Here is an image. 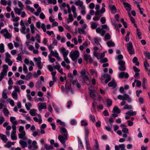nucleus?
I'll return each instance as SVG.
<instances>
[{
    "instance_id": "obj_15",
    "label": "nucleus",
    "mask_w": 150,
    "mask_h": 150,
    "mask_svg": "<svg viewBox=\"0 0 150 150\" xmlns=\"http://www.w3.org/2000/svg\"><path fill=\"white\" fill-rule=\"evenodd\" d=\"M109 8L111 11V13L113 14H115L117 12V9L114 5H109Z\"/></svg>"
},
{
    "instance_id": "obj_27",
    "label": "nucleus",
    "mask_w": 150,
    "mask_h": 150,
    "mask_svg": "<svg viewBox=\"0 0 150 150\" xmlns=\"http://www.w3.org/2000/svg\"><path fill=\"white\" fill-rule=\"evenodd\" d=\"M126 114L130 116H133L136 114V112L135 111L133 112L132 110H130L127 112Z\"/></svg>"
},
{
    "instance_id": "obj_32",
    "label": "nucleus",
    "mask_w": 150,
    "mask_h": 150,
    "mask_svg": "<svg viewBox=\"0 0 150 150\" xmlns=\"http://www.w3.org/2000/svg\"><path fill=\"white\" fill-rule=\"evenodd\" d=\"M44 147L47 150H52L53 149V147L52 145L48 146L47 144H45Z\"/></svg>"
},
{
    "instance_id": "obj_33",
    "label": "nucleus",
    "mask_w": 150,
    "mask_h": 150,
    "mask_svg": "<svg viewBox=\"0 0 150 150\" xmlns=\"http://www.w3.org/2000/svg\"><path fill=\"white\" fill-rule=\"evenodd\" d=\"M86 146L87 150H91V149L90 146V144L89 143V141L87 140L86 138Z\"/></svg>"
},
{
    "instance_id": "obj_64",
    "label": "nucleus",
    "mask_w": 150,
    "mask_h": 150,
    "mask_svg": "<svg viewBox=\"0 0 150 150\" xmlns=\"http://www.w3.org/2000/svg\"><path fill=\"white\" fill-rule=\"evenodd\" d=\"M144 54L146 58L148 59H150V53L148 52H145Z\"/></svg>"
},
{
    "instance_id": "obj_31",
    "label": "nucleus",
    "mask_w": 150,
    "mask_h": 150,
    "mask_svg": "<svg viewBox=\"0 0 150 150\" xmlns=\"http://www.w3.org/2000/svg\"><path fill=\"white\" fill-rule=\"evenodd\" d=\"M12 96L13 98L17 100L18 98V95L17 93L15 91H13L12 94Z\"/></svg>"
},
{
    "instance_id": "obj_37",
    "label": "nucleus",
    "mask_w": 150,
    "mask_h": 150,
    "mask_svg": "<svg viewBox=\"0 0 150 150\" xmlns=\"http://www.w3.org/2000/svg\"><path fill=\"white\" fill-rule=\"evenodd\" d=\"M83 57L85 60L86 61H88V60L91 57L89 54H86L83 55Z\"/></svg>"
},
{
    "instance_id": "obj_24",
    "label": "nucleus",
    "mask_w": 150,
    "mask_h": 150,
    "mask_svg": "<svg viewBox=\"0 0 150 150\" xmlns=\"http://www.w3.org/2000/svg\"><path fill=\"white\" fill-rule=\"evenodd\" d=\"M74 20L72 15V14H70L68 15V18L67 19V23H69V22H71Z\"/></svg>"
},
{
    "instance_id": "obj_28",
    "label": "nucleus",
    "mask_w": 150,
    "mask_h": 150,
    "mask_svg": "<svg viewBox=\"0 0 150 150\" xmlns=\"http://www.w3.org/2000/svg\"><path fill=\"white\" fill-rule=\"evenodd\" d=\"M94 42L95 44H96L97 45H99L101 46V45L99 42H100L101 41V39L100 38H95L94 39Z\"/></svg>"
},
{
    "instance_id": "obj_41",
    "label": "nucleus",
    "mask_w": 150,
    "mask_h": 150,
    "mask_svg": "<svg viewBox=\"0 0 150 150\" xmlns=\"http://www.w3.org/2000/svg\"><path fill=\"white\" fill-rule=\"evenodd\" d=\"M8 32V30L6 29H2L0 31L1 33L4 36H5Z\"/></svg>"
},
{
    "instance_id": "obj_60",
    "label": "nucleus",
    "mask_w": 150,
    "mask_h": 150,
    "mask_svg": "<svg viewBox=\"0 0 150 150\" xmlns=\"http://www.w3.org/2000/svg\"><path fill=\"white\" fill-rule=\"evenodd\" d=\"M57 123H59V124L63 126H65V124L64 122L62 121L59 119H57Z\"/></svg>"
},
{
    "instance_id": "obj_14",
    "label": "nucleus",
    "mask_w": 150,
    "mask_h": 150,
    "mask_svg": "<svg viewBox=\"0 0 150 150\" xmlns=\"http://www.w3.org/2000/svg\"><path fill=\"white\" fill-rule=\"evenodd\" d=\"M103 76L104 78L105 79V83H107L111 79V77L110 75L108 74H104Z\"/></svg>"
},
{
    "instance_id": "obj_25",
    "label": "nucleus",
    "mask_w": 150,
    "mask_h": 150,
    "mask_svg": "<svg viewBox=\"0 0 150 150\" xmlns=\"http://www.w3.org/2000/svg\"><path fill=\"white\" fill-rule=\"evenodd\" d=\"M58 54L57 51H55V52L52 51L50 52V53L48 56H50V57H55Z\"/></svg>"
},
{
    "instance_id": "obj_34",
    "label": "nucleus",
    "mask_w": 150,
    "mask_h": 150,
    "mask_svg": "<svg viewBox=\"0 0 150 150\" xmlns=\"http://www.w3.org/2000/svg\"><path fill=\"white\" fill-rule=\"evenodd\" d=\"M132 62L133 63L135 64L137 66H138L139 65V62L138 61V59L137 57H134L133 59Z\"/></svg>"
},
{
    "instance_id": "obj_4",
    "label": "nucleus",
    "mask_w": 150,
    "mask_h": 150,
    "mask_svg": "<svg viewBox=\"0 0 150 150\" xmlns=\"http://www.w3.org/2000/svg\"><path fill=\"white\" fill-rule=\"evenodd\" d=\"M68 136L60 135L58 137V139L60 142L63 144L65 143L66 141L68 139Z\"/></svg>"
},
{
    "instance_id": "obj_11",
    "label": "nucleus",
    "mask_w": 150,
    "mask_h": 150,
    "mask_svg": "<svg viewBox=\"0 0 150 150\" xmlns=\"http://www.w3.org/2000/svg\"><path fill=\"white\" fill-rule=\"evenodd\" d=\"M123 4L125 8L126 9V10L128 11H130L132 9L131 6L127 2H123Z\"/></svg>"
},
{
    "instance_id": "obj_44",
    "label": "nucleus",
    "mask_w": 150,
    "mask_h": 150,
    "mask_svg": "<svg viewBox=\"0 0 150 150\" xmlns=\"http://www.w3.org/2000/svg\"><path fill=\"white\" fill-rule=\"evenodd\" d=\"M3 110L4 115L6 116H8L9 112L8 109L6 108H4Z\"/></svg>"
},
{
    "instance_id": "obj_48",
    "label": "nucleus",
    "mask_w": 150,
    "mask_h": 150,
    "mask_svg": "<svg viewBox=\"0 0 150 150\" xmlns=\"http://www.w3.org/2000/svg\"><path fill=\"white\" fill-rule=\"evenodd\" d=\"M89 117L90 120L92 121L94 123L96 121V119L95 116L92 115H90Z\"/></svg>"
},
{
    "instance_id": "obj_29",
    "label": "nucleus",
    "mask_w": 150,
    "mask_h": 150,
    "mask_svg": "<svg viewBox=\"0 0 150 150\" xmlns=\"http://www.w3.org/2000/svg\"><path fill=\"white\" fill-rule=\"evenodd\" d=\"M107 44L108 47H114L115 46V43L112 41H110L107 42Z\"/></svg>"
},
{
    "instance_id": "obj_43",
    "label": "nucleus",
    "mask_w": 150,
    "mask_h": 150,
    "mask_svg": "<svg viewBox=\"0 0 150 150\" xmlns=\"http://www.w3.org/2000/svg\"><path fill=\"white\" fill-rule=\"evenodd\" d=\"M21 132L20 133L18 134L19 138L20 139L23 138V137H24L25 135V131L22 132Z\"/></svg>"
},
{
    "instance_id": "obj_20",
    "label": "nucleus",
    "mask_w": 150,
    "mask_h": 150,
    "mask_svg": "<svg viewBox=\"0 0 150 150\" xmlns=\"http://www.w3.org/2000/svg\"><path fill=\"white\" fill-rule=\"evenodd\" d=\"M14 10L16 13L18 15H20L21 14L22 11L23 9L20 8H19L18 7H15L14 8Z\"/></svg>"
},
{
    "instance_id": "obj_13",
    "label": "nucleus",
    "mask_w": 150,
    "mask_h": 150,
    "mask_svg": "<svg viewBox=\"0 0 150 150\" xmlns=\"http://www.w3.org/2000/svg\"><path fill=\"white\" fill-rule=\"evenodd\" d=\"M38 110L39 111L43 109H46V103H39L38 104Z\"/></svg>"
},
{
    "instance_id": "obj_51",
    "label": "nucleus",
    "mask_w": 150,
    "mask_h": 150,
    "mask_svg": "<svg viewBox=\"0 0 150 150\" xmlns=\"http://www.w3.org/2000/svg\"><path fill=\"white\" fill-rule=\"evenodd\" d=\"M32 76V74L31 73H29L28 75L26 76L25 79L26 80L28 81L29 80L31 77Z\"/></svg>"
},
{
    "instance_id": "obj_49",
    "label": "nucleus",
    "mask_w": 150,
    "mask_h": 150,
    "mask_svg": "<svg viewBox=\"0 0 150 150\" xmlns=\"http://www.w3.org/2000/svg\"><path fill=\"white\" fill-rule=\"evenodd\" d=\"M4 52V45L3 44L1 43L0 44V52L2 53Z\"/></svg>"
},
{
    "instance_id": "obj_54",
    "label": "nucleus",
    "mask_w": 150,
    "mask_h": 150,
    "mask_svg": "<svg viewBox=\"0 0 150 150\" xmlns=\"http://www.w3.org/2000/svg\"><path fill=\"white\" fill-rule=\"evenodd\" d=\"M105 40H110V39L111 36L108 33H106L105 36Z\"/></svg>"
},
{
    "instance_id": "obj_10",
    "label": "nucleus",
    "mask_w": 150,
    "mask_h": 150,
    "mask_svg": "<svg viewBox=\"0 0 150 150\" xmlns=\"http://www.w3.org/2000/svg\"><path fill=\"white\" fill-rule=\"evenodd\" d=\"M96 31L97 33L100 34L102 36H103L106 33L105 30L99 28H96Z\"/></svg>"
},
{
    "instance_id": "obj_23",
    "label": "nucleus",
    "mask_w": 150,
    "mask_h": 150,
    "mask_svg": "<svg viewBox=\"0 0 150 150\" xmlns=\"http://www.w3.org/2000/svg\"><path fill=\"white\" fill-rule=\"evenodd\" d=\"M10 121L12 123L13 125H17V121L16 120V118L14 117H10Z\"/></svg>"
},
{
    "instance_id": "obj_50",
    "label": "nucleus",
    "mask_w": 150,
    "mask_h": 150,
    "mask_svg": "<svg viewBox=\"0 0 150 150\" xmlns=\"http://www.w3.org/2000/svg\"><path fill=\"white\" fill-rule=\"evenodd\" d=\"M26 30V27L25 26H23L21 27V28L20 29V31L21 33L25 34L26 33L25 30Z\"/></svg>"
},
{
    "instance_id": "obj_12",
    "label": "nucleus",
    "mask_w": 150,
    "mask_h": 150,
    "mask_svg": "<svg viewBox=\"0 0 150 150\" xmlns=\"http://www.w3.org/2000/svg\"><path fill=\"white\" fill-rule=\"evenodd\" d=\"M123 96V101L127 100L129 103L131 102V99L127 94H125Z\"/></svg>"
},
{
    "instance_id": "obj_46",
    "label": "nucleus",
    "mask_w": 150,
    "mask_h": 150,
    "mask_svg": "<svg viewBox=\"0 0 150 150\" xmlns=\"http://www.w3.org/2000/svg\"><path fill=\"white\" fill-rule=\"evenodd\" d=\"M31 32L32 34H34L35 33L34 26L33 24H32L30 26Z\"/></svg>"
},
{
    "instance_id": "obj_1",
    "label": "nucleus",
    "mask_w": 150,
    "mask_h": 150,
    "mask_svg": "<svg viewBox=\"0 0 150 150\" xmlns=\"http://www.w3.org/2000/svg\"><path fill=\"white\" fill-rule=\"evenodd\" d=\"M79 55V52L78 51H71L70 53L69 57L72 61H76Z\"/></svg>"
},
{
    "instance_id": "obj_58",
    "label": "nucleus",
    "mask_w": 150,
    "mask_h": 150,
    "mask_svg": "<svg viewBox=\"0 0 150 150\" xmlns=\"http://www.w3.org/2000/svg\"><path fill=\"white\" fill-rule=\"evenodd\" d=\"M18 6L20 8L22 9H23L24 6L22 3L20 1H18Z\"/></svg>"
},
{
    "instance_id": "obj_21",
    "label": "nucleus",
    "mask_w": 150,
    "mask_h": 150,
    "mask_svg": "<svg viewBox=\"0 0 150 150\" xmlns=\"http://www.w3.org/2000/svg\"><path fill=\"white\" fill-rule=\"evenodd\" d=\"M0 137L4 143H6V142L8 140V139L6 135L0 134Z\"/></svg>"
},
{
    "instance_id": "obj_2",
    "label": "nucleus",
    "mask_w": 150,
    "mask_h": 150,
    "mask_svg": "<svg viewBox=\"0 0 150 150\" xmlns=\"http://www.w3.org/2000/svg\"><path fill=\"white\" fill-rule=\"evenodd\" d=\"M90 93V97L94 100H100L101 98L100 96L93 90H91Z\"/></svg>"
},
{
    "instance_id": "obj_18",
    "label": "nucleus",
    "mask_w": 150,
    "mask_h": 150,
    "mask_svg": "<svg viewBox=\"0 0 150 150\" xmlns=\"http://www.w3.org/2000/svg\"><path fill=\"white\" fill-rule=\"evenodd\" d=\"M5 61L6 63H8V61L11 60L10 58L11 57L10 54L8 52L5 53Z\"/></svg>"
},
{
    "instance_id": "obj_59",
    "label": "nucleus",
    "mask_w": 150,
    "mask_h": 150,
    "mask_svg": "<svg viewBox=\"0 0 150 150\" xmlns=\"http://www.w3.org/2000/svg\"><path fill=\"white\" fill-rule=\"evenodd\" d=\"M105 129L108 132H111L112 131V127H110L109 125H108V126H105Z\"/></svg>"
},
{
    "instance_id": "obj_52",
    "label": "nucleus",
    "mask_w": 150,
    "mask_h": 150,
    "mask_svg": "<svg viewBox=\"0 0 150 150\" xmlns=\"http://www.w3.org/2000/svg\"><path fill=\"white\" fill-rule=\"evenodd\" d=\"M25 106L28 110H30V108L32 106V104L28 102V104L25 103Z\"/></svg>"
},
{
    "instance_id": "obj_56",
    "label": "nucleus",
    "mask_w": 150,
    "mask_h": 150,
    "mask_svg": "<svg viewBox=\"0 0 150 150\" xmlns=\"http://www.w3.org/2000/svg\"><path fill=\"white\" fill-rule=\"evenodd\" d=\"M129 35L130 32H128L125 38V40L126 42H128L129 41Z\"/></svg>"
},
{
    "instance_id": "obj_17",
    "label": "nucleus",
    "mask_w": 150,
    "mask_h": 150,
    "mask_svg": "<svg viewBox=\"0 0 150 150\" xmlns=\"http://www.w3.org/2000/svg\"><path fill=\"white\" fill-rule=\"evenodd\" d=\"M89 74H88L81 77L82 79V82L83 83L86 82L89 80Z\"/></svg>"
},
{
    "instance_id": "obj_8",
    "label": "nucleus",
    "mask_w": 150,
    "mask_h": 150,
    "mask_svg": "<svg viewBox=\"0 0 150 150\" xmlns=\"http://www.w3.org/2000/svg\"><path fill=\"white\" fill-rule=\"evenodd\" d=\"M108 86L109 87H112L113 88H115L117 86V83L114 79L112 80V81L109 83Z\"/></svg>"
},
{
    "instance_id": "obj_42",
    "label": "nucleus",
    "mask_w": 150,
    "mask_h": 150,
    "mask_svg": "<svg viewBox=\"0 0 150 150\" xmlns=\"http://www.w3.org/2000/svg\"><path fill=\"white\" fill-rule=\"evenodd\" d=\"M36 110L35 109H31L30 111V113L32 116H35L36 115Z\"/></svg>"
},
{
    "instance_id": "obj_39",
    "label": "nucleus",
    "mask_w": 150,
    "mask_h": 150,
    "mask_svg": "<svg viewBox=\"0 0 150 150\" xmlns=\"http://www.w3.org/2000/svg\"><path fill=\"white\" fill-rule=\"evenodd\" d=\"M132 108V106L131 105H128L127 104H126L125 106L123 107V109L124 110L128 109L130 110Z\"/></svg>"
},
{
    "instance_id": "obj_7",
    "label": "nucleus",
    "mask_w": 150,
    "mask_h": 150,
    "mask_svg": "<svg viewBox=\"0 0 150 150\" xmlns=\"http://www.w3.org/2000/svg\"><path fill=\"white\" fill-rule=\"evenodd\" d=\"M60 51L61 53L63 54V57L67 56L69 53V51L68 50H66L65 49L64 47H62Z\"/></svg>"
},
{
    "instance_id": "obj_9",
    "label": "nucleus",
    "mask_w": 150,
    "mask_h": 150,
    "mask_svg": "<svg viewBox=\"0 0 150 150\" xmlns=\"http://www.w3.org/2000/svg\"><path fill=\"white\" fill-rule=\"evenodd\" d=\"M60 132L63 136H68L67 131L65 128L60 127Z\"/></svg>"
},
{
    "instance_id": "obj_19",
    "label": "nucleus",
    "mask_w": 150,
    "mask_h": 150,
    "mask_svg": "<svg viewBox=\"0 0 150 150\" xmlns=\"http://www.w3.org/2000/svg\"><path fill=\"white\" fill-rule=\"evenodd\" d=\"M95 144L93 147V150H100L99 145L97 139L95 140Z\"/></svg>"
},
{
    "instance_id": "obj_53",
    "label": "nucleus",
    "mask_w": 150,
    "mask_h": 150,
    "mask_svg": "<svg viewBox=\"0 0 150 150\" xmlns=\"http://www.w3.org/2000/svg\"><path fill=\"white\" fill-rule=\"evenodd\" d=\"M89 133V130L88 128H85V139L86 138L87 139V138L88 137V136Z\"/></svg>"
},
{
    "instance_id": "obj_40",
    "label": "nucleus",
    "mask_w": 150,
    "mask_h": 150,
    "mask_svg": "<svg viewBox=\"0 0 150 150\" xmlns=\"http://www.w3.org/2000/svg\"><path fill=\"white\" fill-rule=\"evenodd\" d=\"M136 33L138 36L139 39H141L142 38V37L141 36V33L140 32V31L139 30V29L138 28H137L136 29Z\"/></svg>"
},
{
    "instance_id": "obj_55",
    "label": "nucleus",
    "mask_w": 150,
    "mask_h": 150,
    "mask_svg": "<svg viewBox=\"0 0 150 150\" xmlns=\"http://www.w3.org/2000/svg\"><path fill=\"white\" fill-rule=\"evenodd\" d=\"M36 65L39 69H42V67L41 65V61L40 60L37 63Z\"/></svg>"
},
{
    "instance_id": "obj_47",
    "label": "nucleus",
    "mask_w": 150,
    "mask_h": 150,
    "mask_svg": "<svg viewBox=\"0 0 150 150\" xmlns=\"http://www.w3.org/2000/svg\"><path fill=\"white\" fill-rule=\"evenodd\" d=\"M71 84L69 82H67V81L65 85V88L66 89H69L71 88Z\"/></svg>"
},
{
    "instance_id": "obj_35",
    "label": "nucleus",
    "mask_w": 150,
    "mask_h": 150,
    "mask_svg": "<svg viewBox=\"0 0 150 150\" xmlns=\"http://www.w3.org/2000/svg\"><path fill=\"white\" fill-rule=\"evenodd\" d=\"M144 65L145 70H148L147 67L149 66V65L147 62V61L146 60L144 63Z\"/></svg>"
},
{
    "instance_id": "obj_26",
    "label": "nucleus",
    "mask_w": 150,
    "mask_h": 150,
    "mask_svg": "<svg viewBox=\"0 0 150 150\" xmlns=\"http://www.w3.org/2000/svg\"><path fill=\"white\" fill-rule=\"evenodd\" d=\"M90 72L91 75H93L96 77L98 76V73L96 71L93 69H90Z\"/></svg>"
},
{
    "instance_id": "obj_45",
    "label": "nucleus",
    "mask_w": 150,
    "mask_h": 150,
    "mask_svg": "<svg viewBox=\"0 0 150 150\" xmlns=\"http://www.w3.org/2000/svg\"><path fill=\"white\" fill-rule=\"evenodd\" d=\"M75 4L77 6H82V5H83V3L82 1H81L80 0H79L75 2Z\"/></svg>"
},
{
    "instance_id": "obj_5",
    "label": "nucleus",
    "mask_w": 150,
    "mask_h": 150,
    "mask_svg": "<svg viewBox=\"0 0 150 150\" xmlns=\"http://www.w3.org/2000/svg\"><path fill=\"white\" fill-rule=\"evenodd\" d=\"M118 76L119 78L120 79H122L123 78L127 79L129 77V75L127 73L122 71L119 73Z\"/></svg>"
},
{
    "instance_id": "obj_6",
    "label": "nucleus",
    "mask_w": 150,
    "mask_h": 150,
    "mask_svg": "<svg viewBox=\"0 0 150 150\" xmlns=\"http://www.w3.org/2000/svg\"><path fill=\"white\" fill-rule=\"evenodd\" d=\"M0 4L4 6H6L7 4L9 6H11V2L10 0H8V1L6 0H1Z\"/></svg>"
},
{
    "instance_id": "obj_3",
    "label": "nucleus",
    "mask_w": 150,
    "mask_h": 150,
    "mask_svg": "<svg viewBox=\"0 0 150 150\" xmlns=\"http://www.w3.org/2000/svg\"><path fill=\"white\" fill-rule=\"evenodd\" d=\"M127 50L129 53L131 55L134 54V51L133 49V46L132 43L130 42H129L127 43Z\"/></svg>"
},
{
    "instance_id": "obj_63",
    "label": "nucleus",
    "mask_w": 150,
    "mask_h": 150,
    "mask_svg": "<svg viewBox=\"0 0 150 150\" xmlns=\"http://www.w3.org/2000/svg\"><path fill=\"white\" fill-rule=\"evenodd\" d=\"M12 145V142H8L5 145V146L7 148H10Z\"/></svg>"
},
{
    "instance_id": "obj_62",
    "label": "nucleus",
    "mask_w": 150,
    "mask_h": 150,
    "mask_svg": "<svg viewBox=\"0 0 150 150\" xmlns=\"http://www.w3.org/2000/svg\"><path fill=\"white\" fill-rule=\"evenodd\" d=\"M118 64L120 66L125 65V62L122 60H119Z\"/></svg>"
},
{
    "instance_id": "obj_16",
    "label": "nucleus",
    "mask_w": 150,
    "mask_h": 150,
    "mask_svg": "<svg viewBox=\"0 0 150 150\" xmlns=\"http://www.w3.org/2000/svg\"><path fill=\"white\" fill-rule=\"evenodd\" d=\"M19 143L22 148H24L27 146V143L24 141L21 140L19 141Z\"/></svg>"
},
{
    "instance_id": "obj_36",
    "label": "nucleus",
    "mask_w": 150,
    "mask_h": 150,
    "mask_svg": "<svg viewBox=\"0 0 150 150\" xmlns=\"http://www.w3.org/2000/svg\"><path fill=\"white\" fill-rule=\"evenodd\" d=\"M91 28L93 29H94L96 28H97L98 25L95 22H91Z\"/></svg>"
},
{
    "instance_id": "obj_22",
    "label": "nucleus",
    "mask_w": 150,
    "mask_h": 150,
    "mask_svg": "<svg viewBox=\"0 0 150 150\" xmlns=\"http://www.w3.org/2000/svg\"><path fill=\"white\" fill-rule=\"evenodd\" d=\"M113 112L114 113H116L118 114L121 112V110L117 106H115L113 108Z\"/></svg>"
},
{
    "instance_id": "obj_38",
    "label": "nucleus",
    "mask_w": 150,
    "mask_h": 150,
    "mask_svg": "<svg viewBox=\"0 0 150 150\" xmlns=\"http://www.w3.org/2000/svg\"><path fill=\"white\" fill-rule=\"evenodd\" d=\"M78 33L80 34H83L84 35H86V33L85 30L82 28H78Z\"/></svg>"
},
{
    "instance_id": "obj_57",
    "label": "nucleus",
    "mask_w": 150,
    "mask_h": 150,
    "mask_svg": "<svg viewBox=\"0 0 150 150\" xmlns=\"http://www.w3.org/2000/svg\"><path fill=\"white\" fill-rule=\"evenodd\" d=\"M106 102L108 105V107L110 106L112 104V101L110 99H108L106 100Z\"/></svg>"
},
{
    "instance_id": "obj_30",
    "label": "nucleus",
    "mask_w": 150,
    "mask_h": 150,
    "mask_svg": "<svg viewBox=\"0 0 150 150\" xmlns=\"http://www.w3.org/2000/svg\"><path fill=\"white\" fill-rule=\"evenodd\" d=\"M80 73L81 74V77L89 74L88 72L85 69L81 71Z\"/></svg>"
},
{
    "instance_id": "obj_61",
    "label": "nucleus",
    "mask_w": 150,
    "mask_h": 150,
    "mask_svg": "<svg viewBox=\"0 0 150 150\" xmlns=\"http://www.w3.org/2000/svg\"><path fill=\"white\" fill-rule=\"evenodd\" d=\"M119 69L121 71H124L126 70V67L125 65L120 66L119 67Z\"/></svg>"
}]
</instances>
